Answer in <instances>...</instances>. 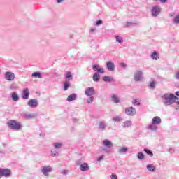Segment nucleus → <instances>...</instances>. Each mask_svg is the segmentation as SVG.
<instances>
[{
  "label": "nucleus",
  "instance_id": "a19ab883",
  "mask_svg": "<svg viewBox=\"0 0 179 179\" xmlns=\"http://www.w3.org/2000/svg\"><path fill=\"white\" fill-rule=\"evenodd\" d=\"M150 87H151V89H155V87H156V82L152 81L150 83Z\"/></svg>",
  "mask_w": 179,
  "mask_h": 179
},
{
  "label": "nucleus",
  "instance_id": "dca6fc26",
  "mask_svg": "<svg viewBox=\"0 0 179 179\" xmlns=\"http://www.w3.org/2000/svg\"><path fill=\"white\" fill-rule=\"evenodd\" d=\"M103 145L105 146V148H107L108 149H111L114 146V144H113V142H111L108 139H105L103 141Z\"/></svg>",
  "mask_w": 179,
  "mask_h": 179
},
{
  "label": "nucleus",
  "instance_id": "f8f14e48",
  "mask_svg": "<svg viewBox=\"0 0 179 179\" xmlns=\"http://www.w3.org/2000/svg\"><path fill=\"white\" fill-rule=\"evenodd\" d=\"M51 171H52V167L50 166H45L41 169V173L45 176H48V173H51Z\"/></svg>",
  "mask_w": 179,
  "mask_h": 179
},
{
  "label": "nucleus",
  "instance_id": "de8ad7c7",
  "mask_svg": "<svg viewBox=\"0 0 179 179\" xmlns=\"http://www.w3.org/2000/svg\"><path fill=\"white\" fill-rule=\"evenodd\" d=\"M111 179H118V178H117V175L113 173L111 175Z\"/></svg>",
  "mask_w": 179,
  "mask_h": 179
},
{
  "label": "nucleus",
  "instance_id": "e433bc0d",
  "mask_svg": "<svg viewBox=\"0 0 179 179\" xmlns=\"http://www.w3.org/2000/svg\"><path fill=\"white\" fill-rule=\"evenodd\" d=\"M83 163H85V162H83V159H78V160L76 161V166H81L82 164H83Z\"/></svg>",
  "mask_w": 179,
  "mask_h": 179
},
{
  "label": "nucleus",
  "instance_id": "c03bdc74",
  "mask_svg": "<svg viewBox=\"0 0 179 179\" xmlns=\"http://www.w3.org/2000/svg\"><path fill=\"white\" fill-rule=\"evenodd\" d=\"M102 160H104V155H101L97 158V162H101Z\"/></svg>",
  "mask_w": 179,
  "mask_h": 179
},
{
  "label": "nucleus",
  "instance_id": "9d476101",
  "mask_svg": "<svg viewBox=\"0 0 179 179\" xmlns=\"http://www.w3.org/2000/svg\"><path fill=\"white\" fill-rule=\"evenodd\" d=\"M92 70L94 72H97V73L101 75H103V73H104V69L101 68V66H100V65L99 64L92 65Z\"/></svg>",
  "mask_w": 179,
  "mask_h": 179
},
{
  "label": "nucleus",
  "instance_id": "49530a36",
  "mask_svg": "<svg viewBox=\"0 0 179 179\" xmlns=\"http://www.w3.org/2000/svg\"><path fill=\"white\" fill-rule=\"evenodd\" d=\"M175 78L179 80V71L176 73Z\"/></svg>",
  "mask_w": 179,
  "mask_h": 179
},
{
  "label": "nucleus",
  "instance_id": "ea45409f",
  "mask_svg": "<svg viewBox=\"0 0 179 179\" xmlns=\"http://www.w3.org/2000/svg\"><path fill=\"white\" fill-rule=\"evenodd\" d=\"M66 78L68 79V80H72V74L71 72H67L66 74Z\"/></svg>",
  "mask_w": 179,
  "mask_h": 179
},
{
  "label": "nucleus",
  "instance_id": "6ab92c4d",
  "mask_svg": "<svg viewBox=\"0 0 179 179\" xmlns=\"http://www.w3.org/2000/svg\"><path fill=\"white\" fill-rule=\"evenodd\" d=\"M77 97H78V95L76 94L75 93L71 94L67 97V101H69V103H71V101H73L76 100Z\"/></svg>",
  "mask_w": 179,
  "mask_h": 179
},
{
  "label": "nucleus",
  "instance_id": "bb28decb",
  "mask_svg": "<svg viewBox=\"0 0 179 179\" xmlns=\"http://www.w3.org/2000/svg\"><path fill=\"white\" fill-rule=\"evenodd\" d=\"M55 149H61L62 148V143L55 142L52 143Z\"/></svg>",
  "mask_w": 179,
  "mask_h": 179
},
{
  "label": "nucleus",
  "instance_id": "c756f323",
  "mask_svg": "<svg viewBox=\"0 0 179 179\" xmlns=\"http://www.w3.org/2000/svg\"><path fill=\"white\" fill-rule=\"evenodd\" d=\"M10 90H15L17 89V84L16 83H12L9 86Z\"/></svg>",
  "mask_w": 179,
  "mask_h": 179
},
{
  "label": "nucleus",
  "instance_id": "a211bd4d",
  "mask_svg": "<svg viewBox=\"0 0 179 179\" xmlns=\"http://www.w3.org/2000/svg\"><path fill=\"white\" fill-rule=\"evenodd\" d=\"M150 57L152 59H154V61H157V59L160 58V55L159 54V52L154 51L151 53Z\"/></svg>",
  "mask_w": 179,
  "mask_h": 179
},
{
  "label": "nucleus",
  "instance_id": "39448f33",
  "mask_svg": "<svg viewBox=\"0 0 179 179\" xmlns=\"http://www.w3.org/2000/svg\"><path fill=\"white\" fill-rule=\"evenodd\" d=\"M134 79L135 82H141L143 79V71H142V70H137L134 73Z\"/></svg>",
  "mask_w": 179,
  "mask_h": 179
},
{
  "label": "nucleus",
  "instance_id": "c85d7f7f",
  "mask_svg": "<svg viewBox=\"0 0 179 179\" xmlns=\"http://www.w3.org/2000/svg\"><path fill=\"white\" fill-rule=\"evenodd\" d=\"M115 37L116 38L117 43H119V44H122V43H124V39L122 38V36H120L117 35Z\"/></svg>",
  "mask_w": 179,
  "mask_h": 179
},
{
  "label": "nucleus",
  "instance_id": "4468645a",
  "mask_svg": "<svg viewBox=\"0 0 179 179\" xmlns=\"http://www.w3.org/2000/svg\"><path fill=\"white\" fill-rule=\"evenodd\" d=\"M98 125V128L100 129V131H106L107 127H108V124L107 122H106V121H100Z\"/></svg>",
  "mask_w": 179,
  "mask_h": 179
},
{
  "label": "nucleus",
  "instance_id": "5fc2aeb1",
  "mask_svg": "<svg viewBox=\"0 0 179 179\" xmlns=\"http://www.w3.org/2000/svg\"><path fill=\"white\" fill-rule=\"evenodd\" d=\"M162 3H166L167 2V0H160Z\"/></svg>",
  "mask_w": 179,
  "mask_h": 179
},
{
  "label": "nucleus",
  "instance_id": "6e6552de",
  "mask_svg": "<svg viewBox=\"0 0 179 179\" xmlns=\"http://www.w3.org/2000/svg\"><path fill=\"white\" fill-rule=\"evenodd\" d=\"M125 114L129 117H134L136 114V109L132 106L125 108Z\"/></svg>",
  "mask_w": 179,
  "mask_h": 179
},
{
  "label": "nucleus",
  "instance_id": "423d86ee",
  "mask_svg": "<svg viewBox=\"0 0 179 179\" xmlns=\"http://www.w3.org/2000/svg\"><path fill=\"white\" fill-rule=\"evenodd\" d=\"M161 10H162L160 9V6H153L151 8V16H152V17H157V16L160 15Z\"/></svg>",
  "mask_w": 179,
  "mask_h": 179
},
{
  "label": "nucleus",
  "instance_id": "393cba45",
  "mask_svg": "<svg viewBox=\"0 0 179 179\" xmlns=\"http://www.w3.org/2000/svg\"><path fill=\"white\" fill-rule=\"evenodd\" d=\"M92 80H94V82H99L100 80V74L95 73L92 76Z\"/></svg>",
  "mask_w": 179,
  "mask_h": 179
},
{
  "label": "nucleus",
  "instance_id": "ddd939ff",
  "mask_svg": "<svg viewBox=\"0 0 179 179\" xmlns=\"http://www.w3.org/2000/svg\"><path fill=\"white\" fill-rule=\"evenodd\" d=\"M106 68L108 71H110V72H114V71H115V65L111 61L106 62Z\"/></svg>",
  "mask_w": 179,
  "mask_h": 179
},
{
  "label": "nucleus",
  "instance_id": "2f4dec72",
  "mask_svg": "<svg viewBox=\"0 0 179 179\" xmlns=\"http://www.w3.org/2000/svg\"><path fill=\"white\" fill-rule=\"evenodd\" d=\"M137 159H138V160H143V159H145V154H143V152H138L137 154Z\"/></svg>",
  "mask_w": 179,
  "mask_h": 179
},
{
  "label": "nucleus",
  "instance_id": "603ef678",
  "mask_svg": "<svg viewBox=\"0 0 179 179\" xmlns=\"http://www.w3.org/2000/svg\"><path fill=\"white\" fill-rule=\"evenodd\" d=\"M169 153H173V152H174V149L170 148V149L169 150Z\"/></svg>",
  "mask_w": 179,
  "mask_h": 179
},
{
  "label": "nucleus",
  "instance_id": "72a5a7b5",
  "mask_svg": "<svg viewBox=\"0 0 179 179\" xmlns=\"http://www.w3.org/2000/svg\"><path fill=\"white\" fill-rule=\"evenodd\" d=\"M112 120L115 122H121V121H122V117L120 116L113 117Z\"/></svg>",
  "mask_w": 179,
  "mask_h": 179
},
{
  "label": "nucleus",
  "instance_id": "cd10ccee",
  "mask_svg": "<svg viewBox=\"0 0 179 179\" xmlns=\"http://www.w3.org/2000/svg\"><path fill=\"white\" fill-rule=\"evenodd\" d=\"M102 79H103V82H108V83L114 80L113 78H110L108 76H104Z\"/></svg>",
  "mask_w": 179,
  "mask_h": 179
},
{
  "label": "nucleus",
  "instance_id": "a878e982",
  "mask_svg": "<svg viewBox=\"0 0 179 179\" xmlns=\"http://www.w3.org/2000/svg\"><path fill=\"white\" fill-rule=\"evenodd\" d=\"M35 115L33 114H27L25 113L23 115V117L24 120H31L32 118H34Z\"/></svg>",
  "mask_w": 179,
  "mask_h": 179
},
{
  "label": "nucleus",
  "instance_id": "2eb2a0df",
  "mask_svg": "<svg viewBox=\"0 0 179 179\" xmlns=\"http://www.w3.org/2000/svg\"><path fill=\"white\" fill-rule=\"evenodd\" d=\"M29 96H30V90L29 88H24L22 90V99L24 100H27L29 99Z\"/></svg>",
  "mask_w": 179,
  "mask_h": 179
},
{
  "label": "nucleus",
  "instance_id": "8fccbe9b",
  "mask_svg": "<svg viewBox=\"0 0 179 179\" xmlns=\"http://www.w3.org/2000/svg\"><path fill=\"white\" fill-rule=\"evenodd\" d=\"M62 174H64V176H66V175L68 174V171H66V170H63Z\"/></svg>",
  "mask_w": 179,
  "mask_h": 179
},
{
  "label": "nucleus",
  "instance_id": "13d9d810",
  "mask_svg": "<svg viewBox=\"0 0 179 179\" xmlns=\"http://www.w3.org/2000/svg\"><path fill=\"white\" fill-rule=\"evenodd\" d=\"M154 1H157V0H154Z\"/></svg>",
  "mask_w": 179,
  "mask_h": 179
},
{
  "label": "nucleus",
  "instance_id": "f3484780",
  "mask_svg": "<svg viewBox=\"0 0 179 179\" xmlns=\"http://www.w3.org/2000/svg\"><path fill=\"white\" fill-rule=\"evenodd\" d=\"M90 169L89 164L86 162H84L83 164H81L80 166V170L84 172L89 171Z\"/></svg>",
  "mask_w": 179,
  "mask_h": 179
},
{
  "label": "nucleus",
  "instance_id": "473e14b6",
  "mask_svg": "<svg viewBox=\"0 0 179 179\" xmlns=\"http://www.w3.org/2000/svg\"><path fill=\"white\" fill-rule=\"evenodd\" d=\"M144 152L148 155V156H150V157H152L153 156V152L152 150L148 149V148H144Z\"/></svg>",
  "mask_w": 179,
  "mask_h": 179
},
{
  "label": "nucleus",
  "instance_id": "09e8293b",
  "mask_svg": "<svg viewBox=\"0 0 179 179\" xmlns=\"http://www.w3.org/2000/svg\"><path fill=\"white\" fill-rule=\"evenodd\" d=\"M120 66H122V68H127V64L125 63H121Z\"/></svg>",
  "mask_w": 179,
  "mask_h": 179
},
{
  "label": "nucleus",
  "instance_id": "5701e85b",
  "mask_svg": "<svg viewBox=\"0 0 179 179\" xmlns=\"http://www.w3.org/2000/svg\"><path fill=\"white\" fill-rule=\"evenodd\" d=\"M11 99L13 101H19V94L16 92H13L11 94Z\"/></svg>",
  "mask_w": 179,
  "mask_h": 179
},
{
  "label": "nucleus",
  "instance_id": "c9c22d12",
  "mask_svg": "<svg viewBox=\"0 0 179 179\" xmlns=\"http://www.w3.org/2000/svg\"><path fill=\"white\" fill-rule=\"evenodd\" d=\"M173 22L175 23V24H179V15H176L174 17Z\"/></svg>",
  "mask_w": 179,
  "mask_h": 179
},
{
  "label": "nucleus",
  "instance_id": "1a4fd4ad",
  "mask_svg": "<svg viewBox=\"0 0 179 179\" xmlns=\"http://www.w3.org/2000/svg\"><path fill=\"white\" fill-rule=\"evenodd\" d=\"M96 90H94V87H87L85 91V96H87L88 97L94 96Z\"/></svg>",
  "mask_w": 179,
  "mask_h": 179
},
{
  "label": "nucleus",
  "instance_id": "7ed1b4c3",
  "mask_svg": "<svg viewBox=\"0 0 179 179\" xmlns=\"http://www.w3.org/2000/svg\"><path fill=\"white\" fill-rule=\"evenodd\" d=\"M7 125L10 129H15V131H20V128H22V124L16 122V120H10L7 122Z\"/></svg>",
  "mask_w": 179,
  "mask_h": 179
},
{
  "label": "nucleus",
  "instance_id": "4c0bfd02",
  "mask_svg": "<svg viewBox=\"0 0 179 179\" xmlns=\"http://www.w3.org/2000/svg\"><path fill=\"white\" fill-rule=\"evenodd\" d=\"M94 101V96H90L88 99L87 100V104H92Z\"/></svg>",
  "mask_w": 179,
  "mask_h": 179
},
{
  "label": "nucleus",
  "instance_id": "412c9836",
  "mask_svg": "<svg viewBox=\"0 0 179 179\" xmlns=\"http://www.w3.org/2000/svg\"><path fill=\"white\" fill-rule=\"evenodd\" d=\"M122 126L123 128H129V127H132V122L131 120L125 121L122 123Z\"/></svg>",
  "mask_w": 179,
  "mask_h": 179
},
{
  "label": "nucleus",
  "instance_id": "f257e3e1",
  "mask_svg": "<svg viewBox=\"0 0 179 179\" xmlns=\"http://www.w3.org/2000/svg\"><path fill=\"white\" fill-rule=\"evenodd\" d=\"M177 100H178V97L173 94H165L162 96V103L164 106H171L173 103H177Z\"/></svg>",
  "mask_w": 179,
  "mask_h": 179
},
{
  "label": "nucleus",
  "instance_id": "6e6d98bb",
  "mask_svg": "<svg viewBox=\"0 0 179 179\" xmlns=\"http://www.w3.org/2000/svg\"><path fill=\"white\" fill-rule=\"evenodd\" d=\"M102 150H103V152H107V148H102Z\"/></svg>",
  "mask_w": 179,
  "mask_h": 179
},
{
  "label": "nucleus",
  "instance_id": "f03ea898",
  "mask_svg": "<svg viewBox=\"0 0 179 179\" xmlns=\"http://www.w3.org/2000/svg\"><path fill=\"white\" fill-rule=\"evenodd\" d=\"M162 124V118L159 116H155L152 119V122L148 127V129H150L152 132H156L159 127L157 125H160Z\"/></svg>",
  "mask_w": 179,
  "mask_h": 179
},
{
  "label": "nucleus",
  "instance_id": "20e7f679",
  "mask_svg": "<svg viewBox=\"0 0 179 179\" xmlns=\"http://www.w3.org/2000/svg\"><path fill=\"white\" fill-rule=\"evenodd\" d=\"M12 176V171L10 169L0 168V178L2 177L9 178Z\"/></svg>",
  "mask_w": 179,
  "mask_h": 179
},
{
  "label": "nucleus",
  "instance_id": "864d4df0",
  "mask_svg": "<svg viewBox=\"0 0 179 179\" xmlns=\"http://www.w3.org/2000/svg\"><path fill=\"white\" fill-rule=\"evenodd\" d=\"M57 3H61L64 2V0H57Z\"/></svg>",
  "mask_w": 179,
  "mask_h": 179
},
{
  "label": "nucleus",
  "instance_id": "a18cd8bd",
  "mask_svg": "<svg viewBox=\"0 0 179 179\" xmlns=\"http://www.w3.org/2000/svg\"><path fill=\"white\" fill-rule=\"evenodd\" d=\"M132 24H134V22H127L124 27H129V26H132Z\"/></svg>",
  "mask_w": 179,
  "mask_h": 179
},
{
  "label": "nucleus",
  "instance_id": "3c124183",
  "mask_svg": "<svg viewBox=\"0 0 179 179\" xmlns=\"http://www.w3.org/2000/svg\"><path fill=\"white\" fill-rule=\"evenodd\" d=\"M90 33H94V31H96V28H92L90 30Z\"/></svg>",
  "mask_w": 179,
  "mask_h": 179
},
{
  "label": "nucleus",
  "instance_id": "9b49d317",
  "mask_svg": "<svg viewBox=\"0 0 179 179\" xmlns=\"http://www.w3.org/2000/svg\"><path fill=\"white\" fill-rule=\"evenodd\" d=\"M27 106L29 107H31V108H36V107H38V101L37 99H30L27 102Z\"/></svg>",
  "mask_w": 179,
  "mask_h": 179
},
{
  "label": "nucleus",
  "instance_id": "aec40b11",
  "mask_svg": "<svg viewBox=\"0 0 179 179\" xmlns=\"http://www.w3.org/2000/svg\"><path fill=\"white\" fill-rule=\"evenodd\" d=\"M146 167L147 170L151 173H155V171H156V166L153 164H148Z\"/></svg>",
  "mask_w": 179,
  "mask_h": 179
},
{
  "label": "nucleus",
  "instance_id": "37998d69",
  "mask_svg": "<svg viewBox=\"0 0 179 179\" xmlns=\"http://www.w3.org/2000/svg\"><path fill=\"white\" fill-rule=\"evenodd\" d=\"M103 23V20H99L95 22V26H100V24H101Z\"/></svg>",
  "mask_w": 179,
  "mask_h": 179
},
{
  "label": "nucleus",
  "instance_id": "79ce46f5",
  "mask_svg": "<svg viewBox=\"0 0 179 179\" xmlns=\"http://www.w3.org/2000/svg\"><path fill=\"white\" fill-rule=\"evenodd\" d=\"M134 106H141V102L139 101H137L136 99H134L133 101Z\"/></svg>",
  "mask_w": 179,
  "mask_h": 179
},
{
  "label": "nucleus",
  "instance_id": "4be33fe9",
  "mask_svg": "<svg viewBox=\"0 0 179 179\" xmlns=\"http://www.w3.org/2000/svg\"><path fill=\"white\" fill-rule=\"evenodd\" d=\"M111 100L115 103H118L120 102V98L116 94L112 95Z\"/></svg>",
  "mask_w": 179,
  "mask_h": 179
},
{
  "label": "nucleus",
  "instance_id": "58836bf2",
  "mask_svg": "<svg viewBox=\"0 0 179 179\" xmlns=\"http://www.w3.org/2000/svg\"><path fill=\"white\" fill-rule=\"evenodd\" d=\"M51 153H52V157H56L57 156H59L58 151L54 149L51 150Z\"/></svg>",
  "mask_w": 179,
  "mask_h": 179
},
{
  "label": "nucleus",
  "instance_id": "f704fd0d",
  "mask_svg": "<svg viewBox=\"0 0 179 179\" xmlns=\"http://www.w3.org/2000/svg\"><path fill=\"white\" fill-rule=\"evenodd\" d=\"M69 87H71V83H68V82L64 83V90L65 92H66V90H68Z\"/></svg>",
  "mask_w": 179,
  "mask_h": 179
},
{
  "label": "nucleus",
  "instance_id": "4d7b16f0",
  "mask_svg": "<svg viewBox=\"0 0 179 179\" xmlns=\"http://www.w3.org/2000/svg\"><path fill=\"white\" fill-rule=\"evenodd\" d=\"M176 96H179V91H177L176 93H175Z\"/></svg>",
  "mask_w": 179,
  "mask_h": 179
},
{
  "label": "nucleus",
  "instance_id": "0eeeda50",
  "mask_svg": "<svg viewBox=\"0 0 179 179\" xmlns=\"http://www.w3.org/2000/svg\"><path fill=\"white\" fill-rule=\"evenodd\" d=\"M4 78L6 80H8V82H12V80H15V73L12 71H6L4 73Z\"/></svg>",
  "mask_w": 179,
  "mask_h": 179
},
{
  "label": "nucleus",
  "instance_id": "7c9ffc66",
  "mask_svg": "<svg viewBox=\"0 0 179 179\" xmlns=\"http://www.w3.org/2000/svg\"><path fill=\"white\" fill-rule=\"evenodd\" d=\"M128 152V148H122L118 150V153L122 155V153H127Z\"/></svg>",
  "mask_w": 179,
  "mask_h": 179
},
{
  "label": "nucleus",
  "instance_id": "b1692460",
  "mask_svg": "<svg viewBox=\"0 0 179 179\" xmlns=\"http://www.w3.org/2000/svg\"><path fill=\"white\" fill-rule=\"evenodd\" d=\"M32 78H38V79H42L43 76H41V72H34L31 74Z\"/></svg>",
  "mask_w": 179,
  "mask_h": 179
}]
</instances>
